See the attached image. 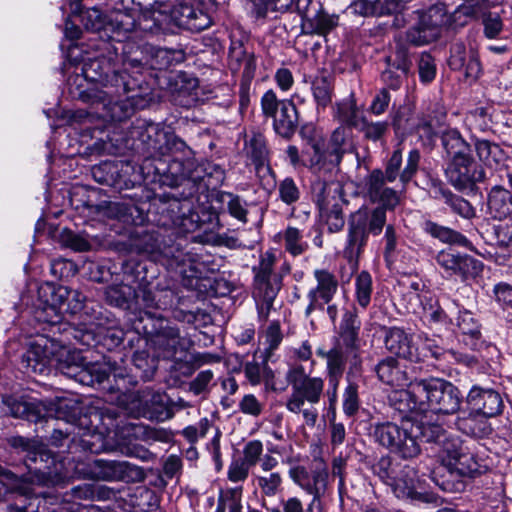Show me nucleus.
<instances>
[{
  "instance_id": "obj_1",
  "label": "nucleus",
  "mask_w": 512,
  "mask_h": 512,
  "mask_svg": "<svg viewBox=\"0 0 512 512\" xmlns=\"http://www.w3.org/2000/svg\"><path fill=\"white\" fill-rule=\"evenodd\" d=\"M421 155L412 149L407 156L405 167H402L401 150H395L388 159L385 171L373 170L367 179V192L372 202H379L375 208L361 207L351 213L347 222V235L343 248V256L352 268L358 267L359 258L368 244L369 236H378L385 228L382 238L384 259L392 263L399 242V234L392 224L386 225V211L393 210L399 204L397 191L386 186L397 178L405 186L417 173Z\"/></svg>"
},
{
  "instance_id": "obj_2",
  "label": "nucleus",
  "mask_w": 512,
  "mask_h": 512,
  "mask_svg": "<svg viewBox=\"0 0 512 512\" xmlns=\"http://www.w3.org/2000/svg\"><path fill=\"white\" fill-rule=\"evenodd\" d=\"M10 443L26 453L24 462L30 472L29 478L15 479L13 489L21 497L31 499L36 495L35 485L57 486L68 482L70 474L64 461L56 459L44 444L21 436L13 437Z\"/></svg>"
},
{
  "instance_id": "obj_3",
  "label": "nucleus",
  "mask_w": 512,
  "mask_h": 512,
  "mask_svg": "<svg viewBox=\"0 0 512 512\" xmlns=\"http://www.w3.org/2000/svg\"><path fill=\"white\" fill-rule=\"evenodd\" d=\"M112 80H115V83L107 85V90H100L97 87L79 90L78 98L89 104L86 118L121 122L132 116L133 97L127 95L133 89L132 83L125 75H114Z\"/></svg>"
},
{
  "instance_id": "obj_4",
  "label": "nucleus",
  "mask_w": 512,
  "mask_h": 512,
  "mask_svg": "<svg viewBox=\"0 0 512 512\" xmlns=\"http://www.w3.org/2000/svg\"><path fill=\"white\" fill-rule=\"evenodd\" d=\"M441 143L447 160L445 173L456 189H472L476 183L484 180V169L474 162L471 146L458 130H445L441 135Z\"/></svg>"
},
{
  "instance_id": "obj_5",
  "label": "nucleus",
  "mask_w": 512,
  "mask_h": 512,
  "mask_svg": "<svg viewBox=\"0 0 512 512\" xmlns=\"http://www.w3.org/2000/svg\"><path fill=\"white\" fill-rule=\"evenodd\" d=\"M360 327L361 322L356 307L346 310L339 326V337L335 339L333 347L328 351L323 348H318L316 351L319 357L326 359V372L344 373L347 362L351 370L360 369L362 364L359 345Z\"/></svg>"
},
{
  "instance_id": "obj_6",
  "label": "nucleus",
  "mask_w": 512,
  "mask_h": 512,
  "mask_svg": "<svg viewBox=\"0 0 512 512\" xmlns=\"http://www.w3.org/2000/svg\"><path fill=\"white\" fill-rule=\"evenodd\" d=\"M286 380L291 386V394L287 399L286 408L289 412L302 414L304 423L313 428L318 419L315 408L324 392V380L311 377L302 365H293L286 373Z\"/></svg>"
},
{
  "instance_id": "obj_7",
  "label": "nucleus",
  "mask_w": 512,
  "mask_h": 512,
  "mask_svg": "<svg viewBox=\"0 0 512 512\" xmlns=\"http://www.w3.org/2000/svg\"><path fill=\"white\" fill-rule=\"evenodd\" d=\"M59 367L68 378L82 385L93 386L102 383L112 375L115 379L124 380L129 376L127 369L116 362H86L81 352L64 351Z\"/></svg>"
},
{
  "instance_id": "obj_8",
  "label": "nucleus",
  "mask_w": 512,
  "mask_h": 512,
  "mask_svg": "<svg viewBox=\"0 0 512 512\" xmlns=\"http://www.w3.org/2000/svg\"><path fill=\"white\" fill-rule=\"evenodd\" d=\"M372 472L391 487L397 498L426 502L427 497L418 490L416 470L410 465L395 463L391 457H381L372 465Z\"/></svg>"
},
{
  "instance_id": "obj_9",
  "label": "nucleus",
  "mask_w": 512,
  "mask_h": 512,
  "mask_svg": "<svg viewBox=\"0 0 512 512\" xmlns=\"http://www.w3.org/2000/svg\"><path fill=\"white\" fill-rule=\"evenodd\" d=\"M415 394L421 396V413L454 414L462 402L459 389L451 382L440 378L420 379Z\"/></svg>"
},
{
  "instance_id": "obj_10",
  "label": "nucleus",
  "mask_w": 512,
  "mask_h": 512,
  "mask_svg": "<svg viewBox=\"0 0 512 512\" xmlns=\"http://www.w3.org/2000/svg\"><path fill=\"white\" fill-rule=\"evenodd\" d=\"M275 255L266 252L260 263L253 268L254 287L253 297L257 304L258 316L261 320L268 319L274 300L282 286V278L274 272Z\"/></svg>"
},
{
  "instance_id": "obj_11",
  "label": "nucleus",
  "mask_w": 512,
  "mask_h": 512,
  "mask_svg": "<svg viewBox=\"0 0 512 512\" xmlns=\"http://www.w3.org/2000/svg\"><path fill=\"white\" fill-rule=\"evenodd\" d=\"M409 425L411 421H404L401 425L379 423L374 426L372 435L377 443L400 458L413 459L420 454L421 448Z\"/></svg>"
},
{
  "instance_id": "obj_12",
  "label": "nucleus",
  "mask_w": 512,
  "mask_h": 512,
  "mask_svg": "<svg viewBox=\"0 0 512 512\" xmlns=\"http://www.w3.org/2000/svg\"><path fill=\"white\" fill-rule=\"evenodd\" d=\"M64 351L69 353L78 352L66 347H59L54 341L40 337L30 343L28 350L22 357V364L27 372L34 374L46 375L50 372L51 367L55 366L60 373L65 375L59 367L60 359L64 357Z\"/></svg>"
},
{
  "instance_id": "obj_13",
  "label": "nucleus",
  "mask_w": 512,
  "mask_h": 512,
  "mask_svg": "<svg viewBox=\"0 0 512 512\" xmlns=\"http://www.w3.org/2000/svg\"><path fill=\"white\" fill-rule=\"evenodd\" d=\"M261 110L265 117L273 119V128L278 135L287 139L294 135L299 116L293 101L279 100L273 90H268L261 98Z\"/></svg>"
},
{
  "instance_id": "obj_14",
  "label": "nucleus",
  "mask_w": 512,
  "mask_h": 512,
  "mask_svg": "<svg viewBox=\"0 0 512 512\" xmlns=\"http://www.w3.org/2000/svg\"><path fill=\"white\" fill-rule=\"evenodd\" d=\"M79 473L85 478L108 482H136L144 478L143 470L127 461L95 459Z\"/></svg>"
},
{
  "instance_id": "obj_15",
  "label": "nucleus",
  "mask_w": 512,
  "mask_h": 512,
  "mask_svg": "<svg viewBox=\"0 0 512 512\" xmlns=\"http://www.w3.org/2000/svg\"><path fill=\"white\" fill-rule=\"evenodd\" d=\"M349 137V129L340 126L332 132L326 151L322 152L318 144H313L315 154L310 161L312 171L314 173L329 171V174H333L341 163L343 155L348 151Z\"/></svg>"
},
{
  "instance_id": "obj_16",
  "label": "nucleus",
  "mask_w": 512,
  "mask_h": 512,
  "mask_svg": "<svg viewBox=\"0 0 512 512\" xmlns=\"http://www.w3.org/2000/svg\"><path fill=\"white\" fill-rule=\"evenodd\" d=\"M449 17L444 4L431 6L419 16L418 22L408 29L406 37L408 42L422 46L437 40L442 27L447 24Z\"/></svg>"
},
{
  "instance_id": "obj_17",
  "label": "nucleus",
  "mask_w": 512,
  "mask_h": 512,
  "mask_svg": "<svg viewBox=\"0 0 512 512\" xmlns=\"http://www.w3.org/2000/svg\"><path fill=\"white\" fill-rule=\"evenodd\" d=\"M178 28L191 32H200L212 25L211 15L186 0H173L165 15Z\"/></svg>"
},
{
  "instance_id": "obj_18",
  "label": "nucleus",
  "mask_w": 512,
  "mask_h": 512,
  "mask_svg": "<svg viewBox=\"0 0 512 512\" xmlns=\"http://www.w3.org/2000/svg\"><path fill=\"white\" fill-rule=\"evenodd\" d=\"M70 288L66 286H46L39 289L40 304L36 310V318L39 321L57 324L67 313V301Z\"/></svg>"
},
{
  "instance_id": "obj_19",
  "label": "nucleus",
  "mask_w": 512,
  "mask_h": 512,
  "mask_svg": "<svg viewBox=\"0 0 512 512\" xmlns=\"http://www.w3.org/2000/svg\"><path fill=\"white\" fill-rule=\"evenodd\" d=\"M316 285L307 293L309 303L305 309L308 317L315 310L324 311L325 305L332 302L338 292L339 282L336 275L325 268H318L313 271Z\"/></svg>"
},
{
  "instance_id": "obj_20",
  "label": "nucleus",
  "mask_w": 512,
  "mask_h": 512,
  "mask_svg": "<svg viewBox=\"0 0 512 512\" xmlns=\"http://www.w3.org/2000/svg\"><path fill=\"white\" fill-rule=\"evenodd\" d=\"M436 262L447 276H458L462 280L476 278L483 270L481 261L451 248L440 251L436 256Z\"/></svg>"
},
{
  "instance_id": "obj_21",
  "label": "nucleus",
  "mask_w": 512,
  "mask_h": 512,
  "mask_svg": "<svg viewBox=\"0 0 512 512\" xmlns=\"http://www.w3.org/2000/svg\"><path fill=\"white\" fill-rule=\"evenodd\" d=\"M285 462L290 465L288 471L290 479L303 491L311 495L314 501L320 500L327 488L328 470L326 466L320 465L310 473L305 466L293 464L290 458Z\"/></svg>"
},
{
  "instance_id": "obj_22",
  "label": "nucleus",
  "mask_w": 512,
  "mask_h": 512,
  "mask_svg": "<svg viewBox=\"0 0 512 512\" xmlns=\"http://www.w3.org/2000/svg\"><path fill=\"white\" fill-rule=\"evenodd\" d=\"M163 151L160 150L158 158L172 157L169 171L177 177H188L189 170L193 166V152L187 144L171 131H166L165 140L162 142Z\"/></svg>"
},
{
  "instance_id": "obj_23",
  "label": "nucleus",
  "mask_w": 512,
  "mask_h": 512,
  "mask_svg": "<svg viewBox=\"0 0 512 512\" xmlns=\"http://www.w3.org/2000/svg\"><path fill=\"white\" fill-rule=\"evenodd\" d=\"M153 343L157 356L167 360L181 359L190 345L188 340L180 336L178 328L169 325H160Z\"/></svg>"
},
{
  "instance_id": "obj_24",
  "label": "nucleus",
  "mask_w": 512,
  "mask_h": 512,
  "mask_svg": "<svg viewBox=\"0 0 512 512\" xmlns=\"http://www.w3.org/2000/svg\"><path fill=\"white\" fill-rule=\"evenodd\" d=\"M327 173L329 171L316 173L318 178L312 183V194L319 211L346 203L342 184L326 179Z\"/></svg>"
},
{
  "instance_id": "obj_25",
  "label": "nucleus",
  "mask_w": 512,
  "mask_h": 512,
  "mask_svg": "<svg viewBox=\"0 0 512 512\" xmlns=\"http://www.w3.org/2000/svg\"><path fill=\"white\" fill-rule=\"evenodd\" d=\"M384 344L391 354L413 362L425 361L427 357V353L419 352V348L414 346L412 336L399 327L386 330Z\"/></svg>"
},
{
  "instance_id": "obj_26",
  "label": "nucleus",
  "mask_w": 512,
  "mask_h": 512,
  "mask_svg": "<svg viewBox=\"0 0 512 512\" xmlns=\"http://www.w3.org/2000/svg\"><path fill=\"white\" fill-rule=\"evenodd\" d=\"M166 129L159 123L138 121L130 132L131 137L139 141L142 149L152 157H158L160 150L163 151L162 142L166 137Z\"/></svg>"
},
{
  "instance_id": "obj_27",
  "label": "nucleus",
  "mask_w": 512,
  "mask_h": 512,
  "mask_svg": "<svg viewBox=\"0 0 512 512\" xmlns=\"http://www.w3.org/2000/svg\"><path fill=\"white\" fill-rule=\"evenodd\" d=\"M416 347L419 348V352L427 353L425 360L432 357L435 360L455 362L467 367H473L478 363L474 355L463 354L455 350H444L436 339L429 337L426 333L418 335V345Z\"/></svg>"
},
{
  "instance_id": "obj_28",
  "label": "nucleus",
  "mask_w": 512,
  "mask_h": 512,
  "mask_svg": "<svg viewBox=\"0 0 512 512\" xmlns=\"http://www.w3.org/2000/svg\"><path fill=\"white\" fill-rule=\"evenodd\" d=\"M162 212H167L168 220H163V226H174L182 232H193L199 227V215L191 211L188 201L172 200L166 204Z\"/></svg>"
},
{
  "instance_id": "obj_29",
  "label": "nucleus",
  "mask_w": 512,
  "mask_h": 512,
  "mask_svg": "<svg viewBox=\"0 0 512 512\" xmlns=\"http://www.w3.org/2000/svg\"><path fill=\"white\" fill-rule=\"evenodd\" d=\"M114 75H125V73H119L112 71L109 73L108 65L100 59H90L84 62L81 68V74H77L75 82H78V86L84 87L83 82L91 83L93 86L90 88L97 87L100 90H107V85H113L115 80H112ZM86 87L85 89H87Z\"/></svg>"
},
{
  "instance_id": "obj_30",
  "label": "nucleus",
  "mask_w": 512,
  "mask_h": 512,
  "mask_svg": "<svg viewBox=\"0 0 512 512\" xmlns=\"http://www.w3.org/2000/svg\"><path fill=\"white\" fill-rule=\"evenodd\" d=\"M471 410L485 417H494L502 412L503 401L500 394L493 389L473 386L467 395Z\"/></svg>"
},
{
  "instance_id": "obj_31",
  "label": "nucleus",
  "mask_w": 512,
  "mask_h": 512,
  "mask_svg": "<svg viewBox=\"0 0 512 512\" xmlns=\"http://www.w3.org/2000/svg\"><path fill=\"white\" fill-rule=\"evenodd\" d=\"M374 371L383 384L393 388H404L411 381L406 367L402 366L399 361L392 356L380 360L375 366Z\"/></svg>"
},
{
  "instance_id": "obj_32",
  "label": "nucleus",
  "mask_w": 512,
  "mask_h": 512,
  "mask_svg": "<svg viewBox=\"0 0 512 512\" xmlns=\"http://www.w3.org/2000/svg\"><path fill=\"white\" fill-rule=\"evenodd\" d=\"M136 25V13L127 10L114 11L108 16L105 38L121 45L126 42L129 33L136 28Z\"/></svg>"
},
{
  "instance_id": "obj_33",
  "label": "nucleus",
  "mask_w": 512,
  "mask_h": 512,
  "mask_svg": "<svg viewBox=\"0 0 512 512\" xmlns=\"http://www.w3.org/2000/svg\"><path fill=\"white\" fill-rule=\"evenodd\" d=\"M257 18H265L270 12L296 11L305 16L311 0H250Z\"/></svg>"
},
{
  "instance_id": "obj_34",
  "label": "nucleus",
  "mask_w": 512,
  "mask_h": 512,
  "mask_svg": "<svg viewBox=\"0 0 512 512\" xmlns=\"http://www.w3.org/2000/svg\"><path fill=\"white\" fill-rule=\"evenodd\" d=\"M416 386H421V380L410 381L408 389L395 388L389 395L390 405L402 414L410 412L421 413V396L415 394Z\"/></svg>"
},
{
  "instance_id": "obj_35",
  "label": "nucleus",
  "mask_w": 512,
  "mask_h": 512,
  "mask_svg": "<svg viewBox=\"0 0 512 512\" xmlns=\"http://www.w3.org/2000/svg\"><path fill=\"white\" fill-rule=\"evenodd\" d=\"M113 50L116 54L121 52L123 55L122 63L124 66L123 71H118L119 73H125V77L134 85L132 78L128 75V69H136L138 72L147 64L146 55L144 51L141 49V46L133 43V42H125L118 46H113Z\"/></svg>"
},
{
  "instance_id": "obj_36",
  "label": "nucleus",
  "mask_w": 512,
  "mask_h": 512,
  "mask_svg": "<svg viewBox=\"0 0 512 512\" xmlns=\"http://www.w3.org/2000/svg\"><path fill=\"white\" fill-rule=\"evenodd\" d=\"M73 14H78L84 28L88 31L98 33L100 38L106 37V26L108 16L102 14L97 8L82 10L78 1L71 3Z\"/></svg>"
},
{
  "instance_id": "obj_37",
  "label": "nucleus",
  "mask_w": 512,
  "mask_h": 512,
  "mask_svg": "<svg viewBox=\"0 0 512 512\" xmlns=\"http://www.w3.org/2000/svg\"><path fill=\"white\" fill-rule=\"evenodd\" d=\"M455 325L464 336V342L472 349H478L481 345V325L468 310L459 311L455 319Z\"/></svg>"
},
{
  "instance_id": "obj_38",
  "label": "nucleus",
  "mask_w": 512,
  "mask_h": 512,
  "mask_svg": "<svg viewBox=\"0 0 512 512\" xmlns=\"http://www.w3.org/2000/svg\"><path fill=\"white\" fill-rule=\"evenodd\" d=\"M3 412L14 418L26 419L31 422H37L41 417V410L33 402H27L12 396L3 397Z\"/></svg>"
},
{
  "instance_id": "obj_39",
  "label": "nucleus",
  "mask_w": 512,
  "mask_h": 512,
  "mask_svg": "<svg viewBox=\"0 0 512 512\" xmlns=\"http://www.w3.org/2000/svg\"><path fill=\"white\" fill-rule=\"evenodd\" d=\"M486 418L472 410L463 416H459L456 419L455 425L459 431L468 436L483 437L491 431Z\"/></svg>"
},
{
  "instance_id": "obj_40",
  "label": "nucleus",
  "mask_w": 512,
  "mask_h": 512,
  "mask_svg": "<svg viewBox=\"0 0 512 512\" xmlns=\"http://www.w3.org/2000/svg\"><path fill=\"white\" fill-rule=\"evenodd\" d=\"M173 292L169 289L143 288L137 294L138 302L145 308L164 310L173 304Z\"/></svg>"
},
{
  "instance_id": "obj_41",
  "label": "nucleus",
  "mask_w": 512,
  "mask_h": 512,
  "mask_svg": "<svg viewBox=\"0 0 512 512\" xmlns=\"http://www.w3.org/2000/svg\"><path fill=\"white\" fill-rule=\"evenodd\" d=\"M173 0H137L138 5L143 9H149L153 11L152 20L154 25H149L148 19L144 16L143 21L139 22V26L144 31H159L164 29L159 17L164 16L168 12V8L170 7Z\"/></svg>"
},
{
  "instance_id": "obj_42",
  "label": "nucleus",
  "mask_w": 512,
  "mask_h": 512,
  "mask_svg": "<svg viewBox=\"0 0 512 512\" xmlns=\"http://www.w3.org/2000/svg\"><path fill=\"white\" fill-rule=\"evenodd\" d=\"M488 207L495 218L507 217L512 210L510 191L498 185L494 186L489 193Z\"/></svg>"
},
{
  "instance_id": "obj_43",
  "label": "nucleus",
  "mask_w": 512,
  "mask_h": 512,
  "mask_svg": "<svg viewBox=\"0 0 512 512\" xmlns=\"http://www.w3.org/2000/svg\"><path fill=\"white\" fill-rule=\"evenodd\" d=\"M412 433L415 440L422 439L425 442L434 443L435 445L447 433L439 424L431 423L425 415L420 420L411 422Z\"/></svg>"
},
{
  "instance_id": "obj_44",
  "label": "nucleus",
  "mask_w": 512,
  "mask_h": 512,
  "mask_svg": "<svg viewBox=\"0 0 512 512\" xmlns=\"http://www.w3.org/2000/svg\"><path fill=\"white\" fill-rule=\"evenodd\" d=\"M244 373L251 385L256 386L264 382L267 388H273L275 375L265 359L261 364L256 361L247 362L244 365Z\"/></svg>"
},
{
  "instance_id": "obj_45",
  "label": "nucleus",
  "mask_w": 512,
  "mask_h": 512,
  "mask_svg": "<svg viewBox=\"0 0 512 512\" xmlns=\"http://www.w3.org/2000/svg\"><path fill=\"white\" fill-rule=\"evenodd\" d=\"M464 450L461 441L446 433L435 446V452L441 463L448 468Z\"/></svg>"
},
{
  "instance_id": "obj_46",
  "label": "nucleus",
  "mask_w": 512,
  "mask_h": 512,
  "mask_svg": "<svg viewBox=\"0 0 512 512\" xmlns=\"http://www.w3.org/2000/svg\"><path fill=\"white\" fill-rule=\"evenodd\" d=\"M245 153L257 168L262 166L267 160L268 149L265 137L260 133H253L245 141Z\"/></svg>"
},
{
  "instance_id": "obj_47",
  "label": "nucleus",
  "mask_w": 512,
  "mask_h": 512,
  "mask_svg": "<svg viewBox=\"0 0 512 512\" xmlns=\"http://www.w3.org/2000/svg\"><path fill=\"white\" fill-rule=\"evenodd\" d=\"M447 469L451 475L473 477L480 472V465L474 455L464 449Z\"/></svg>"
},
{
  "instance_id": "obj_48",
  "label": "nucleus",
  "mask_w": 512,
  "mask_h": 512,
  "mask_svg": "<svg viewBox=\"0 0 512 512\" xmlns=\"http://www.w3.org/2000/svg\"><path fill=\"white\" fill-rule=\"evenodd\" d=\"M425 229L431 236L444 243L456 244L463 247L470 245V241L464 235L448 227L433 222H427Z\"/></svg>"
},
{
  "instance_id": "obj_49",
  "label": "nucleus",
  "mask_w": 512,
  "mask_h": 512,
  "mask_svg": "<svg viewBox=\"0 0 512 512\" xmlns=\"http://www.w3.org/2000/svg\"><path fill=\"white\" fill-rule=\"evenodd\" d=\"M439 196L444 200L445 204H447L453 212L457 213L459 216L471 219L475 216V209L466 199L452 193L448 189L439 188L438 189Z\"/></svg>"
},
{
  "instance_id": "obj_50",
  "label": "nucleus",
  "mask_w": 512,
  "mask_h": 512,
  "mask_svg": "<svg viewBox=\"0 0 512 512\" xmlns=\"http://www.w3.org/2000/svg\"><path fill=\"white\" fill-rule=\"evenodd\" d=\"M311 90L318 107L325 108L331 103L333 85L330 77L316 76L312 81Z\"/></svg>"
},
{
  "instance_id": "obj_51",
  "label": "nucleus",
  "mask_w": 512,
  "mask_h": 512,
  "mask_svg": "<svg viewBox=\"0 0 512 512\" xmlns=\"http://www.w3.org/2000/svg\"><path fill=\"white\" fill-rule=\"evenodd\" d=\"M373 291L372 277L369 272L361 271L355 278V301L362 308L366 309L371 302Z\"/></svg>"
},
{
  "instance_id": "obj_52",
  "label": "nucleus",
  "mask_w": 512,
  "mask_h": 512,
  "mask_svg": "<svg viewBox=\"0 0 512 512\" xmlns=\"http://www.w3.org/2000/svg\"><path fill=\"white\" fill-rule=\"evenodd\" d=\"M410 63L406 58H402L397 64L390 65L382 72V81L389 88L396 90L401 84L403 78L407 75Z\"/></svg>"
},
{
  "instance_id": "obj_53",
  "label": "nucleus",
  "mask_w": 512,
  "mask_h": 512,
  "mask_svg": "<svg viewBox=\"0 0 512 512\" xmlns=\"http://www.w3.org/2000/svg\"><path fill=\"white\" fill-rule=\"evenodd\" d=\"M253 482L263 496L274 497L281 490L283 478L279 472H270L265 475H254Z\"/></svg>"
},
{
  "instance_id": "obj_54",
  "label": "nucleus",
  "mask_w": 512,
  "mask_h": 512,
  "mask_svg": "<svg viewBox=\"0 0 512 512\" xmlns=\"http://www.w3.org/2000/svg\"><path fill=\"white\" fill-rule=\"evenodd\" d=\"M284 247L292 256H299L308 249V243L303 240L302 232L289 226L283 232Z\"/></svg>"
},
{
  "instance_id": "obj_55",
  "label": "nucleus",
  "mask_w": 512,
  "mask_h": 512,
  "mask_svg": "<svg viewBox=\"0 0 512 512\" xmlns=\"http://www.w3.org/2000/svg\"><path fill=\"white\" fill-rule=\"evenodd\" d=\"M242 512V487L228 488L220 494L217 512Z\"/></svg>"
},
{
  "instance_id": "obj_56",
  "label": "nucleus",
  "mask_w": 512,
  "mask_h": 512,
  "mask_svg": "<svg viewBox=\"0 0 512 512\" xmlns=\"http://www.w3.org/2000/svg\"><path fill=\"white\" fill-rule=\"evenodd\" d=\"M132 362L136 370L135 377H140L144 381L152 379L157 368L155 359L150 358L146 352L141 351L134 354Z\"/></svg>"
},
{
  "instance_id": "obj_57",
  "label": "nucleus",
  "mask_w": 512,
  "mask_h": 512,
  "mask_svg": "<svg viewBox=\"0 0 512 512\" xmlns=\"http://www.w3.org/2000/svg\"><path fill=\"white\" fill-rule=\"evenodd\" d=\"M165 398V395L154 393L151 395L150 399L146 401L145 414L150 419L164 421L171 417V413L167 408Z\"/></svg>"
},
{
  "instance_id": "obj_58",
  "label": "nucleus",
  "mask_w": 512,
  "mask_h": 512,
  "mask_svg": "<svg viewBox=\"0 0 512 512\" xmlns=\"http://www.w3.org/2000/svg\"><path fill=\"white\" fill-rule=\"evenodd\" d=\"M54 497L45 496L42 500L35 498L31 500L27 505L24 504H11L8 509L9 512H50L59 503L54 502Z\"/></svg>"
},
{
  "instance_id": "obj_59",
  "label": "nucleus",
  "mask_w": 512,
  "mask_h": 512,
  "mask_svg": "<svg viewBox=\"0 0 512 512\" xmlns=\"http://www.w3.org/2000/svg\"><path fill=\"white\" fill-rule=\"evenodd\" d=\"M264 338V344L266 346L264 356L265 361H268L271 358L273 351L279 347L283 340V334L278 321H272L268 325L264 333Z\"/></svg>"
},
{
  "instance_id": "obj_60",
  "label": "nucleus",
  "mask_w": 512,
  "mask_h": 512,
  "mask_svg": "<svg viewBox=\"0 0 512 512\" xmlns=\"http://www.w3.org/2000/svg\"><path fill=\"white\" fill-rule=\"evenodd\" d=\"M339 17L319 11L311 20L312 31L318 35H326L338 26Z\"/></svg>"
},
{
  "instance_id": "obj_61",
  "label": "nucleus",
  "mask_w": 512,
  "mask_h": 512,
  "mask_svg": "<svg viewBox=\"0 0 512 512\" xmlns=\"http://www.w3.org/2000/svg\"><path fill=\"white\" fill-rule=\"evenodd\" d=\"M343 206L344 205H334L333 208L319 211L321 218L325 221L331 233L341 231L345 225Z\"/></svg>"
},
{
  "instance_id": "obj_62",
  "label": "nucleus",
  "mask_w": 512,
  "mask_h": 512,
  "mask_svg": "<svg viewBox=\"0 0 512 512\" xmlns=\"http://www.w3.org/2000/svg\"><path fill=\"white\" fill-rule=\"evenodd\" d=\"M444 118V114L438 116L423 115L417 124V129L421 136H425L429 140L433 139L437 135L438 129L442 126Z\"/></svg>"
},
{
  "instance_id": "obj_63",
  "label": "nucleus",
  "mask_w": 512,
  "mask_h": 512,
  "mask_svg": "<svg viewBox=\"0 0 512 512\" xmlns=\"http://www.w3.org/2000/svg\"><path fill=\"white\" fill-rule=\"evenodd\" d=\"M103 309L101 305L95 301H87L81 311L82 322L85 326H102Z\"/></svg>"
},
{
  "instance_id": "obj_64",
  "label": "nucleus",
  "mask_w": 512,
  "mask_h": 512,
  "mask_svg": "<svg viewBox=\"0 0 512 512\" xmlns=\"http://www.w3.org/2000/svg\"><path fill=\"white\" fill-rule=\"evenodd\" d=\"M479 16L482 17L485 36L490 39L498 37L503 30V22L500 15L494 12H485L484 9Z\"/></svg>"
}]
</instances>
